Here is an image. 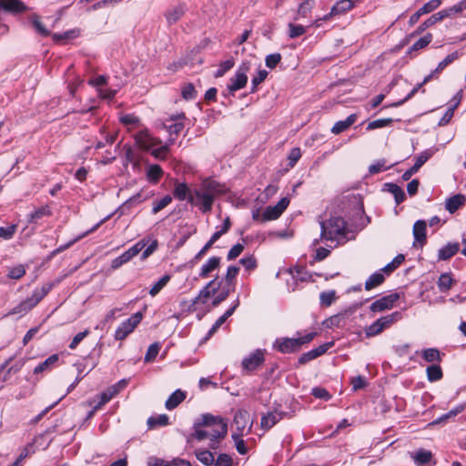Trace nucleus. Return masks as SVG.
Returning <instances> with one entry per match:
<instances>
[{
	"instance_id": "obj_1",
	"label": "nucleus",
	"mask_w": 466,
	"mask_h": 466,
	"mask_svg": "<svg viewBox=\"0 0 466 466\" xmlns=\"http://www.w3.org/2000/svg\"><path fill=\"white\" fill-rule=\"evenodd\" d=\"M193 429L191 438L198 441L208 439V447L217 450L220 441L228 434V422L220 416L206 413L194 422Z\"/></svg>"
},
{
	"instance_id": "obj_2",
	"label": "nucleus",
	"mask_w": 466,
	"mask_h": 466,
	"mask_svg": "<svg viewBox=\"0 0 466 466\" xmlns=\"http://www.w3.org/2000/svg\"><path fill=\"white\" fill-rule=\"evenodd\" d=\"M226 192L225 186L208 178L194 190L193 197L189 198V203L198 207L203 213H208L211 211L215 198Z\"/></svg>"
},
{
	"instance_id": "obj_3",
	"label": "nucleus",
	"mask_w": 466,
	"mask_h": 466,
	"mask_svg": "<svg viewBox=\"0 0 466 466\" xmlns=\"http://www.w3.org/2000/svg\"><path fill=\"white\" fill-rule=\"evenodd\" d=\"M321 238L331 241H346L347 228L345 220L340 217L330 218L320 222Z\"/></svg>"
},
{
	"instance_id": "obj_4",
	"label": "nucleus",
	"mask_w": 466,
	"mask_h": 466,
	"mask_svg": "<svg viewBox=\"0 0 466 466\" xmlns=\"http://www.w3.org/2000/svg\"><path fill=\"white\" fill-rule=\"evenodd\" d=\"M316 332H310L299 338H280L274 342V348L281 353H291L298 351L302 345L310 342Z\"/></svg>"
},
{
	"instance_id": "obj_5",
	"label": "nucleus",
	"mask_w": 466,
	"mask_h": 466,
	"mask_svg": "<svg viewBox=\"0 0 466 466\" xmlns=\"http://www.w3.org/2000/svg\"><path fill=\"white\" fill-rule=\"evenodd\" d=\"M51 290V285H44L41 289L34 290L32 296L22 301L13 309L12 314H25L35 307Z\"/></svg>"
},
{
	"instance_id": "obj_6",
	"label": "nucleus",
	"mask_w": 466,
	"mask_h": 466,
	"mask_svg": "<svg viewBox=\"0 0 466 466\" xmlns=\"http://www.w3.org/2000/svg\"><path fill=\"white\" fill-rule=\"evenodd\" d=\"M233 425L236 427V431L232 433V439H236L238 436H244L251 431L253 420L247 410H238L235 413Z\"/></svg>"
},
{
	"instance_id": "obj_7",
	"label": "nucleus",
	"mask_w": 466,
	"mask_h": 466,
	"mask_svg": "<svg viewBox=\"0 0 466 466\" xmlns=\"http://www.w3.org/2000/svg\"><path fill=\"white\" fill-rule=\"evenodd\" d=\"M289 199L288 198H282L275 206H268L261 216L254 215V219H260L262 222L274 220L279 218L284 210L288 208Z\"/></svg>"
},
{
	"instance_id": "obj_8",
	"label": "nucleus",
	"mask_w": 466,
	"mask_h": 466,
	"mask_svg": "<svg viewBox=\"0 0 466 466\" xmlns=\"http://www.w3.org/2000/svg\"><path fill=\"white\" fill-rule=\"evenodd\" d=\"M143 314L137 312L132 315L129 319L120 324L115 332V339L116 340H124L130 333L134 331L136 327L142 320Z\"/></svg>"
},
{
	"instance_id": "obj_9",
	"label": "nucleus",
	"mask_w": 466,
	"mask_h": 466,
	"mask_svg": "<svg viewBox=\"0 0 466 466\" xmlns=\"http://www.w3.org/2000/svg\"><path fill=\"white\" fill-rule=\"evenodd\" d=\"M249 70V63L244 62L240 65L235 73V76L230 78L228 88L229 92L234 93L246 86L248 82L247 73Z\"/></svg>"
},
{
	"instance_id": "obj_10",
	"label": "nucleus",
	"mask_w": 466,
	"mask_h": 466,
	"mask_svg": "<svg viewBox=\"0 0 466 466\" xmlns=\"http://www.w3.org/2000/svg\"><path fill=\"white\" fill-rule=\"evenodd\" d=\"M134 137L137 147L143 150H150L162 143L159 138L151 136L147 129L137 132Z\"/></svg>"
},
{
	"instance_id": "obj_11",
	"label": "nucleus",
	"mask_w": 466,
	"mask_h": 466,
	"mask_svg": "<svg viewBox=\"0 0 466 466\" xmlns=\"http://www.w3.org/2000/svg\"><path fill=\"white\" fill-rule=\"evenodd\" d=\"M354 6V3L351 0H340L337 2L332 7L329 14L325 15L323 17L317 19L314 22L316 26H319V21H328L332 16L345 14L346 12L351 10Z\"/></svg>"
},
{
	"instance_id": "obj_12",
	"label": "nucleus",
	"mask_w": 466,
	"mask_h": 466,
	"mask_svg": "<svg viewBox=\"0 0 466 466\" xmlns=\"http://www.w3.org/2000/svg\"><path fill=\"white\" fill-rule=\"evenodd\" d=\"M400 299L398 293H391L384 296L380 299L375 300L370 309L373 312H380L386 309H390L393 307L394 303Z\"/></svg>"
},
{
	"instance_id": "obj_13",
	"label": "nucleus",
	"mask_w": 466,
	"mask_h": 466,
	"mask_svg": "<svg viewBox=\"0 0 466 466\" xmlns=\"http://www.w3.org/2000/svg\"><path fill=\"white\" fill-rule=\"evenodd\" d=\"M441 5V0H431L423 5L409 20L410 25H415L422 15L432 12Z\"/></svg>"
},
{
	"instance_id": "obj_14",
	"label": "nucleus",
	"mask_w": 466,
	"mask_h": 466,
	"mask_svg": "<svg viewBox=\"0 0 466 466\" xmlns=\"http://www.w3.org/2000/svg\"><path fill=\"white\" fill-rule=\"evenodd\" d=\"M220 282H217V279H213L208 282L199 292L198 296L195 299V303L204 304L219 288Z\"/></svg>"
},
{
	"instance_id": "obj_15",
	"label": "nucleus",
	"mask_w": 466,
	"mask_h": 466,
	"mask_svg": "<svg viewBox=\"0 0 466 466\" xmlns=\"http://www.w3.org/2000/svg\"><path fill=\"white\" fill-rule=\"evenodd\" d=\"M264 361L263 352L259 350L252 353L248 358L242 361V366L247 370H254Z\"/></svg>"
},
{
	"instance_id": "obj_16",
	"label": "nucleus",
	"mask_w": 466,
	"mask_h": 466,
	"mask_svg": "<svg viewBox=\"0 0 466 466\" xmlns=\"http://www.w3.org/2000/svg\"><path fill=\"white\" fill-rule=\"evenodd\" d=\"M413 236L415 241L422 247L426 243V222L418 220L413 225Z\"/></svg>"
},
{
	"instance_id": "obj_17",
	"label": "nucleus",
	"mask_w": 466,
	"mask_h": 466,
	"mask_svg": "<svg viewBox=\"0 0 466 466\" xmlns=\"http://www.w3.org/2000/svg\"><path fill=\"white\" fill-rule=\"evenodd\" d=\"M0 8L12 13H22L26 9L19 0H0Z\"/></svg>"
},
{
	"instance_id": "obj_18",
	"label": "nucleus",
	"mask_w": 466,
	"mask_h": 466,
	"mask_svg": "<svg viewBox=\"0 0 466 466\" xmlns=\"http://www.w3.org/2000/svg\"><path fill=\"white\" fill-rule=\"evenodd\" d=\"M448 17V14L446 11H440L431 16H430L427 20H425L415 31L414 34H420L428 27L433 25L437 22H440L443 20L444 18Z\"/></svg>"
},
{
	"instance_id": "obj_19",
	"label": "nucleus",
	"mask_w": 466,
	"mask_h": 466,
	"mask_svg": "<svg viewBox=\"0 0 466 466\" xmlns=\"http://www.w3.org/2000/svg\"><path fill=\"white\" fill-rule=\"evenodd\" d=\"M147 241L143 238L137 242L133 247L128 248L126 252H124L120 257L125 260L126 263L130 261L134 257H136L140 251H142L147 246Z\"/></svg>"
},
{
	"instance_id": "obj_20",
	"label": "nucleus",
	"mask_w": 466,
	"mask_h": 466,
	"mask_svg": "<svg viewBox=\"0 0 466 466\" xmlns=\"http://www.w3.org/2000/svg\"><path fill=\"white\" fill-rule=\"evenodd\" d=\"M58 360V354L51 355L45 361L41 362L34 369V374L37 375L46 371H50L57 363Z\"/></svg>"
},
{
	"instance_id": "obj_21",
	"label": "nucleus",
	"mask_w": 466,
	"mask_h": 466,
	"mask_svg": "<svg viewBox=\"0 0 466 466\" xmlns=\"http://www.w3.org/2000/svg\"><path fill=\"white\" fill-rule=\"evenodd\" d=\"M460 250L459 243H448L446 246L439 249V260H447L453 257Z\"/></svg>"
},
{
	"instance_id": "obj_22",
	"label": "nucleus",
	"mask_w": 466,
	"mask_h": 466,
	"mask_svg": "<svg viewBox=\"0 0 466 466\" xmlns=\"http://www.w3.org/2000/svg\"><path fill=\"white\" fill-rule=\"evenodd\" d=\"M193 193L191 189L186 183H176L173 195L178 200H187L189 202V198L193 197Z\"/></svg>"
},
{
	"instance_id": "obj_23",
	"label": "nucleus",
	"mask_w": 466,
	"mask_h": 466,
	"mask_svg": "<svg viewBox=\"0 0 466 466\" xmlns=\"http://www.w3.org/2000/svg\"><path fill=\"white\" fill-rule=\"evenodd\" d=\"M356 120L357 115L351 114L345 120L336 122L331 128V132L335 135H338L347 130L350 126H352L356 122Z\"/></svg>"
},
{
	"instance_id": "obj_24",
	"label": "nucleus",
	"mask_w": 466,
	"mask_h": 466,
	"mask_svg": "<svg viewBox=\"0 0 466 466\" xmlns=\"http://www.w3.org/2000/svg\"><path fill=\"white\" fill-rule=\"evenodd\" d=\"M186 399V392L181 390H175L165 403V407L171 410L177 408Z\"/></svg>"
},
{
	"instance_id": "obj_25",
	"label": "nucleus",
	"mask_w": 466,
	"mask_h": 466,
	"mask_svg": "<svg viewBox=\"0 0 466 466\" xmlns=\"http://www.w3.org/2000/svg\"><path fill=\"white\" fill-rule=\"evenodd\" d=\"M465 202V197L463 195L458 194L455 196H452L451 198H449L446 200V209L450 213H454L457 211L461 206L464 205Z\"/></svg>"
},
{
	"instance_id": "obj_26",
	"label": "nucleus",
	"mask_w": 466,
	"mask_h": 466,
	"mask_svg": "<svg viewBox=\"0 0 466 466\" xmlns=\"http://www.w3.org/2000/svg\"><path fill=\"white\" fill-rule=\"evenodd\" d=\"M410 456L417 466H424L432 459V453L423 449L419 450L415 453H411Z\"/></svg>"
},
{
	"instance_id": "obj_27",
	"label": "nucleus",
	"mask_w": 466,
	"mask_h": 466,
	"mask_svg": "<svg viewBox=\"0 0 466 466\" xmlns=\"http://www.w3.org/2000/svg\"><path fill=\"white\" fill-rule=\"evenodd\" d=\"M281 420L280 413L277 411H269L261 418V427L265 430L272 428L278 421Z\"/></svg>"
},
{
	"instance_id": "obj_28",
	"label": "nucleus",
	"mask_w": 466,
	"mask_h": 466,
	"mask_svg": "<svg viewBox=\"0 0 466 466\" xmlns=\"http://www.w3.org/2000/svg\"><path fill=\"white\" fill-rule=\"evenodd\" d=\"M185 14V6L177 5L166 12V18L169 25L177 23Z\"/></svg>"
},
{
	"instance_id": "obj_29",
	"label": "nucleus",
	"mask_w": 466,
	"mask_h": 466,
	"mask_svg": "<svg viewBox=\"0 0 466 466\" xmlns=\"http://www.w3.org/2000/svg\"><path fill=\"white\" fill-rule=\"evenodd\" d=\"M116 387H109L106 391L102 392L99 396L100 400L97 404L94 406V410L91 411L90 415L94 413V411L100 409L103 405H105L106 402H108L114 396H116Z\"/></svg>"
},
{
	"instance_id": "obj_30",
	"label": "nucleus",
	"mask_w": 466,
	"mask_h": 466,
	"mask_svg": "<svg viewBox=\"0 0 466 466\" xmlns=\"http://www.w3.org/2000/svg\"><path fill=\"white\" fill-rule=\"evenodd\" d=\"M110 218V216H107L106 218H105L104 219L100 220L96 225H95L92 228H90L89 230H87L86 233H84L83 235L77 237L76 238L73 239L72 241L68 242L67 244L66 245H63L61 247H59L57 249H56L54 251V254H57L61 251H64L65 249L68 248L69 247H71L75 242L80 240L82 238L87 236L89 233H92L94 231H96L103 223H105L108 218Z\"/></svg>"
},
{
	"instance_id": "obj_31",
	"label": "nucleus",
	"mask_w": 466,
	"mask_h": 466,
	"mask_svg": "<svg viewBox=\"0 0 466 466\" xmlns=\"http://www.w3.org/2000/svg\"><path fill=\"white\" fill-rule=\"evenodd\" d=\"M220 264V258L218 257H212L210 258L206 264H204L201 268V271L199 273V276L202 278L208 277V275L215 270L217 268H218Z\"/></svg>"
},
{
	"instance_id": "obj_32",
	"label": "nucleus",
	"mask_w": 466,
	"mask_h": 466,
	"mask_svg": "<svg viewBox=\"0 0 466 466\" xmlns=\"http://www.w3.org/2000/svg\"><path fill=\"white\" fill-rule=\"evenodd\" d=\"M384 280L385 277L380 271L375 272L372 275H370V278L366 280L365 289L370 290L382 284Z\"/></svg>"
},
{
	"instance_id": "obj_33",
	"label": "nucleus",
	"mask_w": 466,
	"mask_h": 466,
	"mask_svg": "<svg viewBox=\"0 0 466 466\" xmlns=\"http://www.w3.org/2000/svg\"><path fill=\"white\" fill-rule=\"evenodd\" d=\"M384 187L387 188V191L394 196L397 204L401 203L405 199V193L398 185L394 183H386Z\"/></svg>"
},
{
	"instance_id": "obj_34",
	"label": "nucleus",
	"mask_w": 466,
	"mask_h": 466,
	"mask_svg": "<svg viewBox=\"0 0 466 466\" xmlns=\"http://www.w3.org/2000/svg\"><path fill=\"white\" fill-rule=\"evenodd\" d=\"M422 359L426 360L427 362H441V352L436 348H429L425 349L420 353Z\"/></svg>"
},
{
	"instance_id": "obj_35",
	"label": "nucleus",
	"mask_w": 466,
	"mask_h": 466,
	"mask_svg": "<svg viewBox=\"0 0 466 466\" xmlns=\"http://www.w3.org/2000/svg\"><path fill=\"white\" fill-rule=\"evenodd\" d=\"M196 457L202 464L206 466H211L215 461L214 454L208 450L196 451Z\"/></svg>"
},
{
	"instance_id": "obj_36",
	"label": "nucleus",
	"mask_w": 466,
	"mask_h": 466,
	"mask_svg": "<svg viewBox=\"0 0 466 466\" xmlns=\"http://www.w3.org/2000/svg\"><path fill=\"white\" fill-rule=\"evenodd\" d=\"M169 424V418L166 414L152 416L147 419V426L149 429H154L159 426H167Z\"/></svg>"
},
{
	"instance_id": "obj_37",
	"label": "nucleus",
	"mask_w": 466,
	"mask_h": 466,
	"mask_svg": "<svg viewBox=\"0 0 466 466\" xmlns=\"http://www.w3.org/2000/svg\"><path fill=\"white\" fill-rule=\"evenodd\" d=\"M427 379L431 382L441 380L443 373L440 365H431L426 370Z\"/></svg>"
},
{
	"instance_id": "obj_38",
	"label": "nucleus",
	"mask_w": 466,
	"mask_h": 466,
	"mask_svg": "<svg viewBox=\"0 0 466 466\" xmlns=\"http://www.w3.org/2000/svg\"><path fill=\"white\" fill-rule=\"evenodd\" d=\"M400 318L401 314L398 311H395L390 315L380 318L378 321L380 322L381 329L384 330L385 329L390 327L393 323L400 319Z\"/></svg>"
},
{
	"instance_id": "obj_39",
	"label": "nucleus",
	"mask_w": 466,
	"mask_h": 466,
	"mask_svg": "<svg viewBox=\"0 0 466 466\" xmlns=\"http://www.w3.org/2000/svg\"><path fill=\"white\" fill-rule=\"evenodd\" d=\"M400 318L401 314L398 311H395L390 315L380 318L378 321L380 322L381 329L384 330L385 329L390 327L393 323L400 319Z\"/></svg>"
},
{
	"instance_id": "obj_40",
	"label": "nucleus",
	"mask_w": 466,
	"mask_h": 466,
	"mask_svg": "<svg viewBox=\"0 0 466 466\" xmlns=\"http://www.w3.org/2000/svg\"><path fill=\"white\" fill-rule=\"evenodd\" d=\"M453 279L449 273H443L440 276L438 280V287L441 292L448 291L452 285Z\"/></svg>"
},
{
	"instance_id": "obj_41",
	"label": "nucleus",
	"mask_w": 466,
	"mask_h": 466,
	"mask_svg": "<svg viewBox=\"0 0 466 466\" xmlns=\"http://www.w3.org/2000/svg\"><path fill=\"white\" fill-rule=\"evenodd\" d=\"M239 272V268L236 266H229L227 270L225 277L226 287L232 288L234 289V279L237 278Z\"/></svg>"
},
{
	"instance_id": "obj_42",
	"label": "nucleus",
	"mask_w": 466,
	"mask_h": 466,
	"mask_svg": "<svg viewBox=\"0 0 466 466\" xmlns=\"http://www.w3.org/2000/svg\"><path fill=\"white\" fill-rule=\"evenodd\" d=\"M162 174V168L158 165H151L147 169V177L154 183H157L160 179Z\"/></svg>"
},
{
	"instance_id": "obj_43",
	"label": "nucleus",
	"mask_w": 466,
	"mask_h": 466,
	"mask_svg": "<svg viewBox=\"0 0 466 466\" xmlns=\"http://www.w3.org/2000/svg\"><path fill=\"white\" fill-rule=\"evenodd\" d=\"M459 58V53L457 51L448 55L441 62L439 63L435 68V73H441L446 66L453 63Z\"/></svg>"
},
{
	"instance_id": "obj_44",
	"label": "nucleus",
	"mask_w": 466,
	"mask_h": 466,
	"mask_svg": "<svg viewBox=\"0 0 466 466\" xmlns=\"http://www.w3.org/2000/svg\"><path fill=\"white\" fill-rule=\"evenodd\" d=\"M170 280L169 275L163 276L157 282H156L149 290V294L152 297L157 295L160 290L168 283Z\"/></svg>"
},
{
	"instance_id": "obj_45",
	"label": "nucleus",
	"mask_w": 466,
	"mask_h": 466,
	"mask_svg": "<svg viewBox=\"0 0 466 466\" xmlns=\"http://www.w3.org/2000/svg\"><path fill=\"white\" fill-rule=\"evenodd\" d=\"M160 350V344L158 342H155L153 344H151L148 349H147V351L145 355V362H151L153 361L156 357L157 356L158 352Z\"/></svg>"
},
{
	"instance_id": "obj_46",
	"label": "nucleus",
	"mask_w": 466,
	"mask_h": 466,
	"mask_svg": "<svg viewBox=\"0 0 466 466\" xmlns=\"http://www.w3.org/2000/svg\"><path fill=\"white\" fill-rule=\"evenodd\" d=\"M432 40V35L428 33L423 37L416 41L410 47V51H418L426 47Z\"/></svg>"
},
{
	"instance_id": "obj_47",
	"label": "nucleus",
	"mask_w": 466,
	"mask_h": 466,
	"mask_svg": "<svg viewBox=\"0 0 466 466\" xmlns=\"http://www.w3.org/2000/svg\"><path fill=\"white\" fill-rule=\"evenodd\" d=\"M159 147H157V148H152L150 149L151 150V154L153 157H155L157 159H165L168 154V151H169V147L168 145H158Z\"/></svg>"
},
{
	"instance_id": "obj_48",
	"label": "nucleus",
	"mask_w": 466,
	"mask_h": 466,
	"mask_svg": "<svg viewBox=\"0 0 466 466\" xmlns=\"http://www.w3.org/2000/svg\"><path fill=\"white\" fill-rule=\"evenodd\" d=\"M315 2L313 0H306L300 4L298 10V15L306 17L312 8L314 7Z\"/></svg>"
},
{
	"instance_id": "obj_49",
	"label": "nucleus",
	"mask_w": 466,
	"mask_h": 466,
	"mask_svg": "<svg viewBox=\"0 0 466 466\" xmlns=\"http://www.w3.org/2000/svg\"><path fill=\"white\" fill-rule=\"evenodd\" d=\"M336 299V292L334 290L321 292L319 295L320 303L322 306H330Z\"/></svg>"
},
{
	"instance_id": "obj_50",
	"label": "nucleus",
	"mask_w": 466,
	"mask_h": 466,
	"mask_svg": "<svg viewBox=\"0 0 466 466\" xmlns=\"http://www.w3.org/2000/svg\"><path fill=\"white\" fill-rule=\"evenodd\" d=\"M306 33V28L301 25L289 24V36L296 38Z\"/></svg>"
},
{
	"instance_id": "obj_51",
	"label": "nucleus",
	"mask_w": 466,
	"mask_h": 466,
	"mask_svg": "<svg viewBox=\"0 0 466 466\" xmlns=\"http://www.w3.org/2000/svg\"><path fill=\"white\" fill-rule=\"evenodd\" d=\"M391 118H381V119H376L371 122H370L367 126L368 130H373L377 128H381L387 126H390L392 123Z\"/></svg>"
},
{
	"instance_id": "obj_52",
	"label": "nucleus",
	"mask_w": 466,
	"mask_h": 466,
	"mask_svg": "<svg viewBox=\"0 0 466 466\" xmlns=\"http://www.w3.org/2000/svg\"><path fill=\"white\" fill-rule=\"evenodd\" d=\"M382 331L383 329H381V326L377 319L375 322L365 329V335L367 338H370L380 334Z\"/></svg>"
},
{
	"instance_id": "obj_53",
	"label": "nucleus",
	"mask_w": 466,
	"mask_h": 466,
	"mask_svg": "<svg viewBox=\"0 0 466 466\" xmlns=\"http://www.w3.org/2000/svg\"><path fill=\"white\" fill-rule=\"evenodd\" d=\"M51 211L47 206L41 207L30 214V221L35 222L45 216H50Z\"/></svg>"
},
{
	"instance_id": "obj_54",
	"label": "nucleus",
	"mask_w": 466,
	"mask_h": 466,
	"mask_svg": "<svg viewBox=\"0 0 466 466\" xmlns=\"http://www.w3.org/2000/svg\"><path fill=\"white\" fill-rule=\"evenodd\" d=\"M172 201V198L168 195L165 196L163 198L154 203L152 212L153 214L158 213L160 210L168 206Z\"/></svg>"
},
{
	"instance_id": "obj_55",
	"label": "nucleus",
	"mask_w": 466,
	"mask_h": 466,
	"mask_svg": "<svg viewBox=\"0 0 466 466\" xmlns=\"http://www.w3.org/2000/svg\"><path fill=\"white\" fill-rule=\"evenodd\" d=\"M392 165L387 167L385 159H380L375 164H372L369 167V172L370 174H378L383 170L389 169Z\"/></svg>"
},
{
	"instance_id": "obj_56",
	"label": "nucleus",
	"mask_w": 466,
	"mask_h": 466,
	"mask_svg": "<svg viewBox=\"0 0 466 466\" xmlns=\"http://www.w3.org/2000/svg\"><path fill=\"white\" fill-rule=\"evenodd\" d=\"M281 61V55L279 53H274L268 55L265 58L266 66L273 69Z\"/></svg>"
},
{
	"instance_id": "obj_57",
	"label": "nucleus",
	"mask_w": 466,
	"mask_h": 466,
	"mask_svg": "<svg viewBox=\"0 0 466 466\" xmlns=\"http://www.w3.org/2000/svg\"><path fill=\"white\" fill-rule=\"evenodd\" d=\"M197 92L192 84H187L182 88V96L187 100H192L196 97Z\"/></svg>"
},
{
	"instance_id": "obj_58",
	"label": "nucleus",
	"mask_w": 466,
	"mask_h": 466,
	"mask_svg": "<svg viewBox=\"0 0 466 466\" xmlns=\"http://www.w3.org/2000/svg\"><path fill=\"white\" fill-rule=\"evenodd\" d=\"M234 289L232 288L224 287L219 294L214 299L212 304L213 306L219 305L222 301H224Z\"/></svg>"
},
{
	"instance_id": "obj_59",
	"label": "nucleus",
	"mask_w": 466,
	"mask_h": 466,
	"mask_svg": "<svg viewBox=\"0 0 466 466\" xmlns=\"http://www.w3.org/2000/svg\"><path fill=\"white\" fill-rule=\"evenodd\" d=\"M232 462V458L229 455L221 453L218 456L213 464L214 466H231Z\"/></svg>"
},
{
	"instance_id": "obj_60",
	"label": "nucleus",
	"mask_w": 466,
	"mask_h": 466,
	"mask_svg": "<svg viewBox=\"0 0 466 466\" xmlns=\"http://www.w3.org/2000/svg\"><path fill=\"white\" fill-rule=\"evenodd\" d=\"M244 250V245L238 243L234 245L228 251L227 258L228 260H233L237 258Z\"/></svg>"
},
{
	"instance_id": "obj_61",
	"label": "nucleus",
	"mask_w": 466,
	"mask_h": 466,
	"mask_svg": "<svg viewBox=\"0 0 466 466\" xmlns=\"http://www.w3.org/2000/svg\"><path fill=\"white\" fill-rule=\"evenodd\" d=\"M301 157L300 148L294 147L290 150L288 159H289V167H293L296 163L299 161V159Z\"/></svg>"
},
{
	"instance_id": "obj_62",
	"label": "nucleus",
	"mask_w": 466,
	"mask_h": 466,
	"mask_svg": "<svg viewBox=\"0 0 466 466\" xmlns=\"http://www.w3.org/2000/svg\"><path fill=\"white\" fill-rule=\"evenodd\" d=\"M25 274V268L23 265H18L11 268L8 272V277L14 279H19Z\"/></svg>"
},
{
	"instance_id": "obj_63",
	"label": "nucleus",
	"mask_w": 466,
	"mask_h": 466,
	"mask_svg": "<svg viewBox=\"0 0 466 466\" xmlns=\"http://www.w3.org/2000/svg\"><path fill=\"white\" fill-rule=\"evenodd\" d=\"M234 66L233 60H227L220 64L219 68L215 73L216 77H221L224 74Z\"/></svg>"
},
{
	"instance_id": "obj_64",
	"label": "nucleus",
	"mask_w": 466,
	"mask_h": 466,
	"mask_svg": "<svg viewBox=\"0 0 466 466\" xmlns=\"http://www.w3.org/2000/svg\"><path fill=\"white\" fill-rule=\"evenodd\" d=\"M16 226L11 225L8 227H1L0 228V238L4 239H10L14 234L15 233Z\"/></svg>"
}]
</instances>
